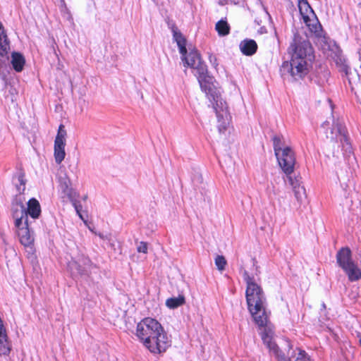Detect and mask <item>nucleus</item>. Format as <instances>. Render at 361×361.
<instances>
[{
    "label": "nucleus",
    "instance_id": "nucleus-1",
    "mask_svg": "<svg viewBox=\"0 0 361 361\" xmlns=\"http://www.w3.org/2000/svg\"><path fill=\"white\" fill-rule=\"evenodd\" d=\"M289 49L290 60L283 63L281 71L290 73L295 80L302 78L308 73L314 59L313 48L306 36L295 34Z\"/></svg>",
    "mask_w": 361,
    "mask_h": 361
},
{
    "label": "nucleus",
    "instance_id": "nucleus-2",
    "mask_svg": "<svg viewBox=\"0 0 361 361\" xmlns=\"http://www.w3.org/2000/svg\"><path fill=\"white\" fill-rule=\"evenodd\" d=\"M135 336L149 351L164 353L171 345V340L162 325L155 319L146 317L137 324Z\"/></svg>",
    "mask_w": 361,
    "mask_h": 361
},
{
    "label": "nucleus",
    "instance_id": "nucleus-3",
    "mask_svg": "<svg viewBox=\"0 0 361 361\" xmlns=\"http://www.w3.org/2000/svg\"><path fill=\"white\" fill-rule=\"evenodd\" d=\"M248 310L255 324L259 328H264V331L261 333L264 343L276 357H281L279 347L275 341H273V331L269 321L268 314L266 311L265 303L256 307H249Z\"/></svg>",
    "mask_w": 361,
    "mask_h": 361
},
{
    "label": "nucleus",
    "instance_id": "nucleus-4",
    "mask_svg": "<svg viewBox=\"0 0 361 361\" xmlns=\"http://www.w3.org/2000/svg\"><path fill=\"white\" fill-rule=\"evenodd\" d=\"M11 210L20 243L25 247L32 245L34 243V236L29 226L23 204L20 202L13 203Z\"/></svg>",
    "mask_w": 361,
    "mask_h": 361
},
{
    "label": "nucleus",
    "instance_id": "nucleus-5",
    "mask_svg": "<svg viewBox=\"0 0 361 361\" xmlns=\"http://www.w3.org/2000/svg\"><path fill=\"white\" fill-rule=\"evenodd\" d=\"M184 65L194 70L202 88H209L213 84L214 78L209 75L207 66L202 61L200 54L196 49H192L188 53L181 54Z\"/></svg>",
    "mask_w": 361,
    "mask_h": 361
},
{
    "label": "nucleus",
    "instance_id": "nucleus-6",
    "mask_svg": "<svg viewBox=\"0 0 361 361\" xmlns=\"http://www.w3.org/2000/svg\"><path fill=\"white\" fill-rule=\"evenodd\" d=\"M274 150L278 163L282 171L290 175L294 171L295 164V154L289 147L285 146L281 137L274 136L273 137Z\"/></svg>",
    "mask_w": 361,
    "mask_h": 361
},
{
    "label": "nucleus",
    "instance_id": "nucleus-7",
    "mask_svg": "<svg viewBox=\"0 0 361 361\" xmlns=\"http://www.w3.org/2000/svg\"><path fill=\"white\" fill-rule=\"evenodd\" d=\"M322 127L324 130L329 145L333 148L339 149L341 146L348 145L345 129L338 121H333L331 123L326 121L323 123Z\"/></svg>",
    "mask_w": 361,
    "mask_h": 361
},
{
    "label": "nucleus",
    "instance_id": "nucleus-8",
    "mask_svg": "<svg viewBox=\"0 0 361 361\" xmlns=\"http://www.w3.org/2000/svg\"><path fill=\"white\" fill-rule=\"evenodd\" d=\"M336 261L350 281L354 282L361 279V269L352 259L351 251L348 247H343L338 252Z\"/></svg>",
    "mask_w": 361,
    "mask_h": 361
},
{
    "label": "nucleus",
    "instance_id": "nucleus-9",
    "mask_svg": "<svg viewBox=\"0 0 361 361\" xmlns=\"http://www.w3.org/2000/svg\"><path fill=\"white\" fill-rule=\"evenodd\" d=\"M244 280L247 284L245 296L248 308L265 303L266 298L262 289L247 272L244 273Z\"/></svg>",
    "mask_w": 361,
    "mask_h": 361
},
{
    "label": "nucleus",
    "instance_id": "nucleus-10",
    "mask_svg": "<svg viewBox=\"0 0 361 361\" xmlns=\"http://www.w3.org/2000/svg\"><path fill=\"white\" fill-rule=\"evenodd\" d=\"M300 13L310 31L317 37L322 36V27L315 13L307 0L300 2L298 4Z\"/></svg>",
    "mask_w": 361,
    "mask_h": 361
},
{
    "label": "nucleus",
    "instance_id": "nucleus-11",
    "mask_svg": "<svg viewBox=\"0 0 361 361\" xmlns=\"http://www.w3.org/2000/svg\"><path fill=\"white\" fill-rule=\"evenodd\" d=\"M214 109L216 114L219 124V130L220 133H225L229 126L231 115L226 102L221 98L216 97Z\"/></svg>",
    "mask_w": 361,
    "mask_h": 361
},
{
    "label": "nucleus",
    "instance_id": "nucleus-12",
    "mask_svg": "<svg viewBox=\"0 0 361 361\" xmlns=\"http://www.w3.org/2000/svg\"><path fill=\"white\" fill-rule=\"evenodd\" d=\"M66 130L63 125H60L54 140V158L57 164H61L66 156L65 146Z\"/></svg>",
    "mask_w": 361,
    "mask_h": 361
},
{
    "label": "nucleus",
    "instance_id": "nucleus-13",
    "mask_svg": "<svg viewBox=\"0 0 361 361\" xmlns=\"http://www.w3.org/2000/svg\"><path fill=\"white\" fill-rule=\"evenodd\" d=\"M27 217L28 215L33 219H37L41 214V207L39 202L35 198H31L27 203V209L25 208Z\"/></svg>",
    "mask_w": 361,
    "mask_h": 361
},
{
    "label": "nucleus",
    "instance_id": "nucleus-14",
    "mask_svg": "<svg viewBox=\"0 0 361 361\" xmlns=\"http://www.w3.org/2000/svg\"><path fill=\"white\" fill-rule=\"evenodd\" d=\"M11 350V345L8 341L5 326L0 328V356L8 355Z\"/></svg>",
    "mask_w": 361,
    "mask_h": 361
},
{
    "label": "nucleus",
    "instance_id": "nucleus-15",
    "mask_svg": "<svg viewBox=\"0 0 361 361\" xmlns=\"http://www.w3.org/2000/svg\"><path fill=\"white\" fill-rule=\"evenodd\" d=\"M240 51L246 56L254 54L257 49V44L253 39H245L240 44Z\"/></svg>",
    "mask_w": 361,
    "mask_h": 361
},
{
    "label": "nucleus",
    "instance_id": "nucleus-16",
    "mask_svg": "<svg viewBox=\"0 0 361 361\" xmlns=\"http://www.w3.org/2000/svg\"><path fill=\"white\" fill-rule=\"evenodd\" d=\"M10 49L9 40L0 22V56L6 55Z\"/></svg>",
    "mask_w": 361,
    "mask_h": 361
},
{
    "label": "nucleus",
    "instance_id": "nucleus-17",
    "mask_svg": "<svg viewBox=\"0 0 361 361\" xmlns=\"http://www.w3.org/2000/svg\"><path fill=\"white\" fill-rule=\"evenodd\" d=\"M25 63V58L19 53L13 52L11 56V64L14 70L20 72L24 67Z\"/></svg>",
    "mask_w": 361,
    "mask_h": 361
},
{
    "label": "nucleus",
    "instance_id": "nucleus-18",
    "mask_svg": "<svg viewBox=\"0 0 361 361\" xmlns=\"http://www.w3.org/2000/svg\"><path fill=\"white\" fill-rule=\"evenodd\" d=\"M185 302V298L183 295H179L178 297L169 298L166 300V306L169 309H176L182 306Z\"/></svg>",
    "mask_w": 361,
    "mask_h": 361
},
{
    "label": "nucleus",
    "instance_id": "nucleus-19",
    "mask_svg": "<svg viewBox=\"0 0 361 361\" xmlns=\"http://www.w3.org/2000/svg\"><path fill=\"white\" fill-rule=\"evenodd\" d=\"M173 38L176 42L178 47L179 48V51L180 54L186 53V39L183 36V35L177 30H173Z\"/></svg>",
    "mask_w": 361,
    "mask_h": 361
},
{
    "label": "nucleus",
    "instance_id": "nucleus-20",
    "mask_svg": "<svg viewBox=\"0 0 361 361\" xmlns=\"http://www.w3.org/2000/svg\"><path fill=\"white\" fill-rule=\"evenodd\" d=\"M216 30L219 35L226 36L229 34L230 26L226 20H221L216 23Z\"/></svg>",
    "mask_w": 361,
    "mask_h": 361
},
{
    "label": "nucleus",
    "instance_id": "nucleus-21",
    "mask_svg": "<svg viewBox=\"0 0 361 361\" xmlns=\"http://www.w3.org/2000/svg\"><path fill=\"white\" fill-rule=\"evenodd\" d=\"M293 190L298 202H302L306 198L305 189L301 184L293 188Z\"/></svg>",
    "mask_w": 361,
    "mask_h": 361
},
{
    "label": "nucleus",
    "instance_id": "nucleus-22",
    "mask_svg": "<svg viewBox=\"0 0 361 361\" xmlns=\"http://www.w3.org/2000/svg\"><path fill=\"white\" fill-rule=\"evenodd\" d=\"M289 361H311L305 351L298 350V353L291 356Z\"/></svg>",
    "mask_w": 361,
    "mask_h": 361
},
{
    "label": "nucleus",
    "instance_id": "nucleus-23",
    "mask_svg": "<svg viewBox=\"0 0 361 361\" xmlns=\"http://www.w3.org/2000/svg\"><path fill=\"white\" fill-rule=\"evenodd\" d=\"M71 269L78 274H82L85 271L84 266H82L77 261H72L69 264Z\"/></svg>",
    "mask_w": 361,
    "mask_h": 361
},
{
    "label": "nucleus",
    "instance_id": "nucleus-24",
    "mask_svg": "<svg viewBox=\"0 0 361 361\" xmlns=\"http://www.w3.org/2000/svg\"><path fill=\"white\" fill-rule=\"evenodd\" d=\"M226 264H227L226 260L224 256L218 255L215 258V264H216L217 269L220 271H222L225 269V267H226Z\"/></svg>",
    "mask_w": 361,
    "mask_h": 361
},
{
    "label": "nucleus",
    "instance_id": "nucleus-25",
    "mask_svg": "<svg viewBox=\"0 0 361 361\" xmlns=\"http://www.w3.org/2000/svg\"><path fill=\"white\" fill-rule=\"evenodd\" d=\"M18 180L20 185H17V190L20 193H23L25 190V183H26V180L25 179V175L23 173H19Z\"/></svg>",
    "mask_w": 361,
    "mask_h": 361
},
{
    "label": "nucleus",
    "instance_id": "nucleus-26",
    "mask_svg": "<svg viewBox=\"0 0 361 361\" xmlns=\"http://www.w3.org/2000/svg\"><path fill=\"white\" fill-rule=\"evenodd\" d=\"M336 63L341 66V71L345 72V74L348 73V71L350 69L349 66L346 64L345 60L344 59H338L336 61Z\"/></svg>",
    "mask_w": 361,
    "mask_h": 361
},
{
    "label": "nucleus",
    "instance_id": "nucleus-27",
    "mask_svg": "<svg viewBox=\"0 0 361 361\" xmlns=\"http://www.w3.org/2000/svg\"><path fill=\"white\" fill-rule=\"evenodd\" d=\"M288 181L290 185H291L292 188H296L298 185L300 184V180L298 179L296 177H293L291 174L287 175Z\"/></svg>",
    "mask_w": 361,
    "mask_h": 361
},
{
    "label": "nucleus",
    "instance_id": "nucleus-28",
    "mask_svg": "<svg viewBox=\"0 0 361 361\" xmlns=\"http://www.w3.org/2000/svg\"><path fill=\"white\" fill-rule=\"evenodd\" d=\"M137 250L138 252L146 254L148 250L147 243L143 241L140 242L137 247Z\"/></svg>",
    "mask_w": 361,
    "mask_h": 361
},
{
    "label": "nucleus",
    "instance_id": "nucleus-29",
    "mask_svg": "<svg viewBox=\"0 0 361 361\" xmlns=\"http://www.w3.org/2000/svg\"><path fill=\"white\" fill-rule=\"evenodd\" d=\"M69 183L70 181L68 178L60 181V187L63 190V192L68 193V191L69 190Z\"/></svg>",
    "mask_w": 361,
    "mask_h": 361
},
{
    "label": "nucleus",
    "instance_id": "nucleus-30",
    "mask_svg": "<svg viewBox=\"0 0 361 361\" xmlns=\"http://www.w3.org/2000/svg\"><path fill=\"white\" fill-rule=\"evenodd\" d=\"M75 210H76L77 214H78V216H80V218L81 219H83L82 216V214H80V210H81V209H82V206H81L80 204V205H78V204H75Z\"/></svg>",
    "mask_w": 361,
    "mask_h": 361
},
{
    "label": "nucleus",
    "instance_id": "nucleus-31",
    "mask_svg": "<svg viewBox=\"0 0 361 361\" xmlns=\"http://www.w3.org/2000/svg\"><path fill=\"white\" fill-rule=\"evenodd\" d=\"M98 235L99 236L100 238H102L103 240H111V234L104 235L103 233H98Z\"/></svg>",
    "mask_w": 361,
    "mask_h": 361
},
{
    "label": "nucleus",
    "instance_id": "nucleus-32",
    "mask_svg": "<svg viewBox=\"0 0 361 361\" xmlns=\"http://www.w3.org/2000/svg\"><path fill=\"white\" fill-rule=\"evenodd\" d=\"M104 361H117L116 358H114V357H110L109 356H106V358L104 359Z\"/></svg>",
    "mask_w": 361,
    "mask_h": 361
},
{
    "label": "nucleus",
    "instance_id": "nucleus-33",
    "mask_svg": "<svg viewBox=\"0 0 361 361\" xmlns=\"http://www.w3.org/2000/svg\"><path fill=\"white\" fill-rule=\"evenodd\" d=\"M90 262L88 258H85L83 259V265H87Z\"/></svg>",
    "mask_w": 361,
    "mask_h": 361
},
{
    "label": "nucleus",
    "instance_id": "nucleus-34",
    "mask_svg": "<svg viewBox=\"0 0 361 361\" xmlns=\"http://www.w3.org/2000/svg\"><path fill=\"white\" fill-rule=\"evenodd\" d=\"M3 326H4V322H3L2 319H1V318L0 317V328L3 327Z\"/></svg>",
    "mask_w": 361,
    "mask_h": 361
},
{
    "label": "nucleus",
    "instance_id": "nucleus-35",
    "mask_svg": "<svg viewBox=\"0 0 361 361\" xmlns=\"http://www.w3.org/2000/svg\"><path fill=\"white\" fill-rule=\"evenodd\" d=\"M360 345H361V338L360 339Z\"/></svg>",
    "mask_w": 361,
    "mask_h": 361
}]
</instances>
